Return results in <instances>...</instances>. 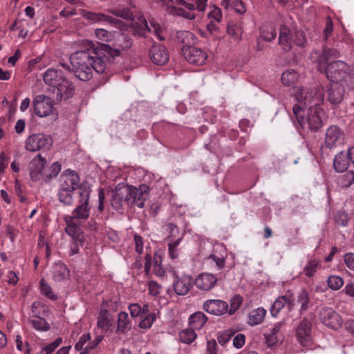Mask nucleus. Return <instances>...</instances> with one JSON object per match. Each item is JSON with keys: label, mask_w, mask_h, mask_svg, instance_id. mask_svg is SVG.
I'll return each mask as SVG.
<instances>
[{"label": "nucleus", "mask_w": 354, "mask_h": 354, "mask_svg": "<svg viewBox=\"0 0 354 354\" xmlns=\"http://www.w3.org/2000/svg\"><path fill=\"white\" fill-rule=\"evenodd\" d=\"M80 47V50L70 57L75 77L82 81H88L92 77L93 71L99 74L104 73L106 69V57H102V49L89 40H82Z\"/></svg>", "instance_id": "f257e3e1"}, {"label": "nucleus", "mask_w": 354, "mask_h": 354, "mask_svg": "<svg viewBox=\"0 0 354 354\" xmlns=\"http://www.w3.org/2000/svg\"><path fill=\"white\" fill-rule=\"evenodd\" d=\"M75 88L60 69L48 68L46 71V118L53 123L58 118L55 105L63 99L71 97Z\"/></svg>", "instance_id": "f03ea898"}, {"label": "nucleus", "mask_w": 354, "mask_h": 354, "mask_svg": "<svg viewBox=\"0 0 354 354\" xmlns=\"http://www.w3.org/2000/svg\"><path fill=\"white\" fill-rule=\"evenodd\" d=\"M292 111L297 122L304 129L317 131L323 125L325 113L319 105L310 106L306 113L302 107L294 105Z\"/></svg>", "instance_id": "7ed1b4c3"}, {"label": "nucleus", "mask_w": 354, "mask_h": 354, "mask_svg": "<svg viewBox=\"0 0 354 354\" xmlns=\"http://www.w3.org/2000/svg\"><path fill=\"white\" fill-rule=\"evenodd\" d=\"M295 98L297 103L295 105H299L303 109L307 106H317L323 101V89L321 87H314L312 88L308 87H295L293 89Z\"/></svg>", "instance_id": "20e7f679"}, {"label": "nucleus", "mask_w": 354, "mask_h": 354, "mask_svg": "<svg viewBox=\"0 0 354 354\" xmlns=\"http://www.w3.org/2000/svg\"><path fill=\"white\" fill-rule=\"evenodd\" d=\"M176 1L180 6L168 7L170 13L190 20L196 18V15L193 12L194 10H197L203 12L207 5V0H195V3H193L192 0H176Z\"/></svg>", "instance_id": "39448f33"}, {"label": "nucleus", "mask_w": 354, "mask_h": 354, "mask_svg": "<svg viewBox=\"0 0 354 354\" xmlns=\"http://www.w3.org/2000/svg\"><path fill=\"white\" fill-rule=\"evenodd\" d=\"M278 42L284 50L288 51L291 49L292 44L303 46L306 42V39L302 31L295 30L290 35L289 28L286 26H281Z\"/></svg>", "instance_id": "423d86ee"}, {"label": "nucleus", "mask_w": 354, "mask_h": 354, "mask_svg": "<svg viewBox=\"0 0 354 354\" xmlns=\"http://www.w3.org/2000/svg\"><path fill=\"white\" fill-rule=\"evenodd\" d=\"M133 44L132 39L124 33L120 31L114 32V37L111 44L102 46V52L106 51L111 56H119L122 50H127Z\"/></svg>", "instance_id": "0eeeda50"}, {"label": "nucleus", "mask_w": 354, "mask_h": 354, "mask_svg": "<svg viewBox=\"0 0 354 354\" xmlns=\"http://www.w3.org/2000/svg\"><path fill=\"white\" fill-rule=\"evenodd\" d=\"M91 189L89 187H80L77 190L78 205L72 212L69 218L78 222L80 220L85 221L89 216L90 207L88 201L90 198Z\"/></svg>", "instance_id": "6e6552de"}, {"label": "nucleus", "mask_w": 354, "mask_h": 354, "mask_svg": "<svg viewBox=\"0 0 354 354\" xmlns=\"http://www.w3.org/2000/svg\"><path fill=\"white\" fill-rule=\"evenodd\" d=\"M131 185L118 184L113 192L111 200L113 208L115 210H120L124 203L131 205Z\"/></svg>", "instance_id": "1a4fd4ad"}, {"label": "nucleus", "mask_w": 354, "mask_h": 354, "mask_svg": "<svg viewBox=\"0 0 354 354\" xmlns=\"http://www.w3.org/2000/svg\"><path fill=\"white\" fill-rule=\"evenodd\" d=\"M132 29L134 35L140 37H145L148 32H153L160 40H163L164 37L161 35V27L153 19L150 21V26L145 18L140 17L138 21L132 24Z\"/></svg>", "instance_id": "9d476101"}, {"label": "nucleus", "mask_w": 354, "mask_h": 354, "mask_svg": "<svg viewBox=\"0 0 354 354\" xmlns=\"http://www.w3.org/2000/svg\"><path fill=\"white\" fill-rule=\"evenodd\" d=\"M349 71L348 65L343 61H335L327 65L325 74L332 83L344 80Z\"/></svg>", "instance_id": "9b49d317"}, {"label": "nucleus", "mask_w": 354, "mask_h": 354, "mask_svg": "<svg viewBox=\"0 0 354 354\" xmlns=\"http://www.w3.org/2000/svg\"><path fill=\"white\" fill-rule=\"evenodd\" d=\"M317 316L323 324L333 329H338L343 322L341 316L330 307L320 308Z\"/></svg>", "instance_id": "f8f14e48"}, {"label": "nucleus", "mask_w": 354, "mask_h": 354, "mask_svg": "<svg viewBox=\"0 0 354 354\" xmlns=\"http://www.w3.org/2000/svg\"><path fill=\"white\" fill-rule=\"evenodd\" d=\"M182 54L188 62L198 66L204 64L207 57L205 51L193 46H183Z\"/></svg>", "instance_id": "ddd939ff"}, {"label": "nucleus", "mask_w": 354, "mask_h": 354, "mask_svg": "<svg viewBox=\"0 0 354 354\" xmlns=\"http://www.w3.org/2000/svg\"><path fill=\"white\" fill-rule=\"evenodd\" d=\"M312 323L307 318L303 319L295 328V336L299 343L307 346L312 340Z\"/></svg>", "instance_id": "4468645a"}, {"label": "nucleus", "mask_w": 354, "mask_h": 354, "mask_svg": "<svg viewBox=\"0 0 354 354\" xmlns=\"http://www.w3.org/2000/svg\"><path fill=\"white\" fill-rule=\"evenodd\" d=\"M61 177L62 183L60 187L75 192L76 195H77V190L80 187H86V186H80V176L78 174L73 170L70 169H66L63 172Z\"/></svg>", "instance_id": "2eb2a0df"}, {"label": "nucleus", "mask_w": 354, "mask_h": 354, "mask_svg": "<svg viewBox=\"0 0 354 354\" xmlns=\"http://www.w3.org/2000/svg\"><path fill=\"white\" fill-rule=\"evenodd\" d=\"M344 140L343 131L335 125L330 126L325 134V146L328 149H332L341 145Z\"/></svg>", "instance_id": "dca6fc26"}, {"label": "nucleus", "mask_w": 354, "mask_h": 354, "mask_svg": "<svg viewBox=\"0 0 354 354\" xmlns=\"http://www.w3.org/2000/svg\"><path fill=\"white\" fill-rule=\"evenodd\" d=\"M131 206L144 207L145 203L149 197V187L144 184L138 188L131 185Z\"/></svg>", "instance_id": "f3484780"}, {"label": "nucleus", "mask_w": 354, "mask_h": 354, "mask_svg": "<svg viewBox=\"0 0 354 354\" xmlns=\"http://www.w3.org/2000/svg\"><path fill=\"white\" fill-rule=\"evenodd\" d=\"M203 308L209 314L220 316L227 312L228 304L221 299H209L203 303Z\"/></svg>", "instance_id": "a211bd4d"}, {"label": "nucleus", "mask_w": 354, "mask_h": 354, "mask_svg": "<svg viewBox=\"0 0 354 354\" xmlns=\"http://www.w3.org/2000/svg\"><path fill=\"white\" fill-rule=\"evenodd\" d=\"M149 56L151 61L156 65H164L169 60V53L164 45L153 44L150 50Z\"/></svg>", "instance_id": "6ab92c4d"}, {"label": "nucleus", "mask_w": 354, "mask_h": 354, "mask_svg": "<svg viewBox=\"0 0 354 354\" xmlns=\"http://www.w3.org/2000/svg\"><path fill=\"white\" fill-rule=\"evenodd\" d=\"M82 15L90 23H102L107 22L111 24L120 25L122 21L113 18L111 16L104 15L100 12H93L86 10L81 12Z\"/></svg>", "instance_id": "aec40b11"}, {"label": "nucleus", "mask_w": 354, "mask_h": 354, "mask_svg": "<svg viewBox=\"0 0 354 354\" xmlns=\"http://www.w3.org/2000/svg\"><path fill=\"white\" fill-rule=\"evenodd\" d=\"M217 282V277L209 273L203 272L195 279L194 284L197 288L202 291H208L212 289Z\"/></svg>", "instance_id": "412c9836"}, {"label": "nucleus", "mask_w": 354, "mask_h": 354, "mask_svg": "<svg viewBox=\"0 0 354 354\" xmlns=\"http://www.w3.org/2000/svg\"><path fill=\"white\" fill-rule=\"evenodd\" d=\"M44 158L41 153L37 154L30 163V176L32 180L37 181L43 178Z\"/></svg>", "instance_id": "4be33fe9"}, {"label": "nucleus", "mask_w": 354, "mask_h": 354, "mask_svg": "<svg viewBox=\"0 0 354 354\" xmlns=\"http://www.w3.org/2000/svg\"><path fill=\"white\" fill-rule=\"evenodd\" d=\"M32 312L35 318L31 319L32 326L37 330H44V319L42 315L44 314V308L41 302L35 301L32 304Z\"/></svg>", "instance_id": "5701e85b"}, {"label": "nucleus", "mask_w": 354, "mask_h": 354, "mask_svg": "<svg viewBox=\"0 0 354 354\" xmlns=\"http://www.w3.org/2000/svg\"><path fill=\"white\" fill-rule=\"evenodd\" d=\"M345 89L339 82L332 83L327 93V99L332 104H338L344 99Z\"/></svg>", "instance_id": "b1692460"}, {"label": "nucleus", "mask_w": 354, "mask_h": 354, "mask_svg": "<svg viewBox=\"0 0 354 354\" xmlns=\"http://www.w3.org/2000/svg\"><path fill=\"white\" fill-rule=\"evenodd\" d=\"M192 278L188 275L180 277H176L174 282V289L178 295H185L192 287Z\"/></svg>", "instance_id": "393cba45"}, {"label": "nucleus", "mask_w": 354, "mask_h": 354, "mask_svg": "<svg viewBox=\"0 0 354 354\" xmlns=\"http://www.w3.org/2000/svg\"><path fill=\"white\" fill-rule=\"evenodd\" d=\"M64 221L66 223V232L75 241H80L83 238V235L78 222L69 218V216H65Z\"/></svg>", "instance_id": "a878e982"}, {"label": "nucleus", "mask_w": 354, "mask_h": 354, "mask_svg": "<svg viewBox=\"0 0 354 354\" xmlns=\"http://www.w3.org/2000/svg\"><path fill=\"white\" fill-rule=\"evenodd\" d=\"M284 320L275 323L267 333H265L264 336L266 341L269 346H274L277 343L279 340L278 334L279 333L281 328L284 326Z\"/></svg>", "instance_id": "bb28decb"}, {"label": "nucleus", "mask_w": 354, "mask_h": 354, "mask_svg": "<svg viewBox=\"0 0 354 354\" xmlns=\"http://www.w3.org/2000/svg\"><path fill=\"white\" fill-rule=\"evenodd\" d=\"M44 147V135L41 133L30 136L26 141V149L37 151Z\"/></svg>", "instance_id": "cd10ccee"}, {"label": "nucleus", "mask_w": 354, "mask_h": 354, "mask_svg": "<svg viewBox=\"0 0 354 354\" xmlns=\"http://www.w3.org/2000/svg\"><path fill=\"white\" fill-rule=\"evenodd\" d=\"M348 153L341 151L338 153L334 159L333 166L337 172L346 171L349 165Z\"/></svg>", "instance_id": "c85d7f7f"}, {"label": "nucleus", "mask_w": 354, "mask_h": 354, "mask_svg": "<svg viewBox=\"0 0 354 354\" xmlns=\"http://www.w3.org/2000/svg\"><path fill=\"white\" fill-rule=\"evenodd\" d=\"M310 58L313 62L317 64L318 71L321 72L325 71L328 59L326 53H324V48L322 52L317 50H313L310 53Z\"/></svg>", "instance_id": "c756f323"}, {"label": "nucleus", "mask_w": 354, "mask_h": 354, "mask_svg": "<svg viewBox=\"0 0 354 354\" xmlns=\"http://www.w3.org/2000/svg\"><path fill=\"white\" fill-rule=\"evenodd\" d=\"M207 317L203 312L192 314L189 319V324L192 329L200 330L206 323Z\"/></svg>", "instance_id": "7c9ffc66"}, {"label": "nucleus", "mask_w": 354, "mask_h": 354, "mask_svg": "<svg viewBox=\"0 0 354 354\" xmlns=\"http://www.w3.org/2000/svg\"><path fill=\"white\" fill-rule=\"evenodd\" d=\"M266 310L263 308H258L252 310L248 314V324L250 326H255L263 322Z\"/></svg>", "instance_id": "2f4dec72"}, {"label": "nucleus", "mask_w": 354, "mask_h": 354, "mask_svg": "<svg viewBox=\"0 0 354 354\" xmlns=\"http://www.w3.org/2000/svg\"><path fill=\"white\" fill-rule=\"evenodd\" d=\"M37 91L33 90L35 97L32 102L34 113L39 118L44 117V94L36 95Z\"/></svg>", "instance_id": "473e14b6"}, {"label": "nucleus", "mask_w": 354, "mask_h": 354, "mask_svg": "<svg viewBox=\"0 0 354 354\" xmlns=\"http://www.w3.org/2000/svg\"><path fill=\"white\" fill-rule=\"evenodd\" d=\"M131 328V325L128 314L124 311L120 312L118 316L117 332L124 333L127 330H129Z\"/></svg>", "instance_id": "72a5a7b5"}, {"label": "nucleus", "mask_w": 354, "mask_h": 354, "mask_svg": "<svg viewBox=\"0 0 354 354\" xmlns=\"http://www.w3.org/2000/svg\"><path fill=\"white\" fill-rule=\"evenodd\" d=\"M320 267L321 261L316 258H311L306 264L301 273L307 277H312Z\"/></svg>", "instance_id": "f704fd0d"}, {"label": "nucleus", "mask_w": 354, "mask_h": 354, "mask_svg": "<svg viewBox=\"0 0 354 354\" xmlns=\"http://www.w3.org/2000/svg\"><path fill=\"white\" fill-rule=\"evenodd\" d=\"M69 276V270L64 263H56L53 268V277L55 280L61 281Z\"/></svg>", "instance_id": "c9c22d12"}, {"label": "nucleus", "mask_w": 354, "mask_h": 354, "mask_svg": "<svg viewBox=\"0 0 354 354\" xmlns=\"http://www.w3.org/2000/svg\"><path fill=\"white\" fill-rule=\"evenodd\" d=\"M107 12L126 20L133 19V12L127 7L118 6L116 8L108 9Z\"/></svg>", "instance_id": "e433bc0d"}, {"label": "nucleus", "mask_w": 354, "mask_h": 354, "mask_svg": "<svg viewBox=\"0 0 354 354\" xmlns=\"http://www.w3.org/2000/svg\"><path fill=\"white\" fill-rule=\"evenodd\" d=\"M110 313L106 309H101L97 317V326L102 329L108 330L111 324Z\"/></svg>", "instance_id": "4c0bfd02"}, {"label": "nucleus", "mask_w": 354, "mask_h": 354, "mask_svg": "<svg viewBox=\"0 0 354 354\" xmlns=\"http://www.w3.org/2000/svg\"><path fill=\"white\" fill-rule=\"evenodd\" d=\"M297 301L300 304L299 312L300 314H303L309 308L310 297L308 292L303 289L298 294L297 297Z\"/></svg>", "instance_id": "58836bf2"}, {"label": "nucleus", "mask_w": 354, "mask_h": 354, "mask_svg": "<svg viewBox=\"0 0 354 354\" xmlns=\"http://www.w3.org/2000/svg\"><path fill=\"white\" fill-rule=\"evenodd\" d=\"M297 79L298 74L293 69L286 70L281 74V82L286 86H289L296 82Z\"/></svg>", "instance_id": "ea45409f"}, {"label": "nucleus", "mask_w": 354, "mask_h": 354, "mask_svg": "<svg viewBox=\"0 0 354 354\" xmlns=\"http://www.w3.org/2000/svg\"><path fill=\"white\" fill-rule=\"evenodd\" d=\"M277 31L272 25H265L261 28V36L267 41H271L277 37Z\"/></svg>", "instance_id": "a19ab883"}, {"label": "nucleus", "mask_w": 354, "mask_h": 354, "mask_svg": "<svg viewBox=\"0 0 354 354\" xmlns=\"http://www.w3.org/2000/svg\"><path fill=\"white\" fill-rule=\"evenodd\" d=\"M338 185L342 188H347L354 183V171H348L338 178Z\"/></svg>", "instance_id": "79ce46f5"}, {"label": "nucleus", "mask_w": 354, "mask_h": 354, "mask_svg": "<svg viewBox=\"0 0 354 354\" xmlns=\"http://www.w3.org/2000/svg\"><path fill=\"white\" fill-rule=\"evenodd\" d=\"M193 34L187 30H179L176 32V39L178 42L185 44L184 46H191V41L193 39Z\"/></svg>", "instance_id": "37998d69"}, {"label": "nucleus", "mask_w": 354, "mask_h": 354, "mask_svg": "<svg viewBox=\"0 0 354 354\" xmlns=\"http://www.w3.org/2000/svg\"><path fill=\"white\" fill-rule=\"evenodd\" d=\"M196 337L194 329L185 328L179 333L180 340L185 344H191Z\"/></svg>", "instance_id": "c03bdc74"}, {"label": "nucleus", "mask_w": 354, "mask_h": 354, "mask_svg": "<svg viewBox=\"0 0 354 354\" xmlns=\"http://www.w3.org/2000/svg\"><path fill=\"white\" fill-rule=\"evenodd\" d=\"M73 194H76L75 192L60 187L58 196L62 203L71 205L73 203Z\"/></svg>", "instance_id": "a18cd8bd"}, {"label": "nucleus", "mask_w": 354, "mask_h": 354, "mask_svg": "<svg viewBox=\"0 0 354 354\" xmlns=\"http://www.w3.org/2000/svg\"><path fill=\"white\" fill-rule=\"evenodd\" d=\"M287 303L286 295L279 297L273 303L270 308V313L273 317H277L281 308Z\"/></svg>", "instance_id": "49530a36"}, {"label": "nucleus", "mask_w": 354, "mask_h": 354, "mask_svg": "<svg viewBox=\"0 0 354 354\" xmlns=\"http://www.w3.org/2000/svg\"><path fill=\"white\" fill-rule=\"evenodd\" d=\"M95 37L100 41L111 44L114 32H109L104 28H97L95 31Z\"/></svg>", "instance_id": "de8ad7c7"}, {"label": "nucleus", "mask_w": 354, "mask_h": 354, "mask_svg": "<svg viewBox=\"0 0 354 354\" xmlns=\"http://www.w3.org/2000/svg\"><path fill=\"white\" fill-rule=\"evenodd\" d=\"M183 238L180 237L176 240H170L168 243L169 254L171 259H176L178 257V245L182 241Z\"/></svg>", "instance_id": "09e8293b"}, {"label": "nucleus", "mask_w": 354, "mask_h": 354, "mask_svg": "<svg viewBox=\"0 0 354 354\" xmlns=\"http://www.w3.org/2000/svg\"><path fill=\"white\" fill-rule=\"evenodd\" d=\"M243 302V298L239 295H235L230 300V308H228L227 312L229 315H233L240 307Z\"/></svg>", "instance_id": "8fccbe9b"}, {"label": "nucleus", "mask_w": 354, "mask_h": 354, "mask_svg": "<svg viewBox=\"0 0 354 354\" xmlns=\"http://www.w3.org/2000/svg\"><path fill=\"white\" fill-rule=\"evenodd\" d=\"M62 169V165L59 162L57 161L52 164L46 174V180H51L57 176Z\"/></svg>", "instance_id": "3c124183"}, {"label": "nucleus", "mask_w": 354, "mask_h": 354, "mask_svg": "<svg viewBox=\"0 0 354 354\" xmlns=\"http://www.w3.org/2000/svg\"><path fill=\"white\" fill-rule=\"evenodd\" d=\"M327 283L330 288L337 290L343 286L344 281L342 277L333 275L328 277Z\"/></svg>", "instance_id": "603ef678"}, {"label": "nucleus", "mask_w": 354, "mask_h": 354, "mask_svg": "<svg viewBox=\"0 0 354 354\" xmlns=\"http://www.w3.org/2000/svg\"><path fill=\"white\" fill-rule=\"evenodd\" d=\"M140 317L142 318V320L140 321V322L139 324V326L141 328L147 329V328H149L152 326L153 322L156 319V315L151 314V315H149Z\"/></svg>", "instance_id": "864d4df0"}, {"label": "nucleus", "mask_w": 354, "mask_h": 354, "mask_svg": "<svg viewBox=\"0 0 354 354\" xmlns=\"http://www.w3.org/2000/svg\"><path fill=\"white\" fill-rule=\"evenodd\" d=\"M208 17L214 19L217 22H221L222 19V12L221 9L214 6L211 11L208 13Z\"/></svg>", "instance_id": "5fc2aeb1"}, {"label": "nucleus", "mask_w": 354, "mask_h": 354, "mask_svg": "<svg viewBox=\"0 0 354 354\" xmlns=\"http://www.w3.org/2000/svg\"><path fill=\"white\" fill-rule=\"evenodd\" d=\"M335 221L340 225L346 226L348 224V215L344 212H338L335 215Z\"/></svg>", "instance_id": "6e6d98bb"}, {"label": "nucleus", "mask_w": 354, "mask_h": 354, "mask_svg": "<svg viewBox=\"0 0 354 354\" xmlns=\"http://www.w3.org/2000/svg\"><path fill=\"white\" fill-rule=\"evenodd\" d=\"M129 310L132 317H142L141 306L138 304H130Z\"/></svg>", "instance_id": "4d7b16f0"}, {"label": "nucleus", "mask_w": 354, "mask_h": 354, "mask_svg": "<svg viewBox=\"0 0 354 354\" xmlns=\"http://www.w3.org/2000/svg\"><path fill=\"white\" fill-rule=\"evenodd\" d=\"M245 342V335L242 333H239L233 339V345L236 348H240L244 345Z\"/></svg>", "instance_id": "13d9d810"}, {"label": "nucleus", "mask_w": 354, "mask_h": 354, "mask_svg": "<svg viewBox=\"0 0 354 354\" xmlns=\"http://www.w3.org/2000/svg\"><path fill=\"white\" fill-rule=\"evenodd\" d=\"M148 288L149 294L153 296H156L160 293V286L154 281H149Z\"/></svg>", "instance_id": "bf43d9fd"}, {"label": "nucleus", "mask_w": 354, "mask_h": 354, "mask_svg": "<svg viewBox=\"0 0 354 354\" xmlns=\"http://www.w3.org/2000/svg\"><path fill=\"white\" fill-rule=\"evenodd\" d=\"M324 53H326L328 61L330 59L337 58L339 56V51L335 48L324 47Z\"/></svg>", "instance_id": "052dcab7"}, {"label": "nucleus", "mask_w": 354, "mask_h": 354, "mask_svg": "<svg viewBox=\"0 0 354 354\" xmlns=\"http://www.w3.org/2000/svg\"><path fill=\"white\" fill-rule=\"evenodd\" d=\"M62 342V339L60 337L57 338L53 342L48 346H46V354H50L57 348Z\"/></svg>", "instance_id": "680f3d73"}, {"label": "nucleus", "mask_w": 354, "mask_h": 354, "mask_svg": "<svg viewBox=\"0 0 354 354\" xmlns=\"http://www.w3.org/2000/svg\"><path fill=\"white\" fill-rule=\"evenodd\" d=\"M344 263L347 268L354 271V253H347L344 255Z\"/></svg>", "instance_id": "e2e57ef3"}, {"label": "nucleus", "mask_w": 354, "mask_h": 354, "mask_svg": "<svg viewBox=\"0 0 354 354\" xmlns=\"http://www.w3.org/2000/svg\"><path fill=\"white\" fill-rule=\"evenodd\" d=\"M134 241L136 245V251L139 254L143 252V241L141 236L136 234L134 236Z\"/></svg>", "instance_id": "0e129e2a"}, {"label": "nucleus", "mask_w": 354, "mask_h": 354, "mask_svg": "<svg viewBox=\"0 0 354 354\" xmlns=\"http://www.w3.org/2000/svg\"><path fill=\"white\" fill-rule=\"evenodd\" d=\"M333 28L332 20L330 19V18L328 17L327 20H326V27L324 30V35L325 40H327L328 37L333 32Z\"/></svg>", "instance_id": "69168bd1"}, {"label": "nucleus", "mask_w": 354, "mask_h": 354, "mask_svg": "<svg viewBox=\"0 0 354 354\" xmlns=\"http://www.w3.org/2000/svg\"><path fill=\"white\" fill-rule=\"evenodd\" d=\"M216 342L215 340H209L207 342V352L208 354H216Z\"/></svg>", "instance_id": "338daca9"}, {"label": "nucleus", "mask_w": 354, "mask_h": 354, "mask_svg": "<svg viewBox=\"0 0 354 354\" xmlns=\"http://www.w3.org/2000/svg\"><path fill=\"white\" fill-rule=\"evenodd\" d=\"M233 8L235 11L239 14H243L245 12V8L241 1H236L233 3Z\"/></svg>", "instance_id": "774afa93"}]
</instances>
